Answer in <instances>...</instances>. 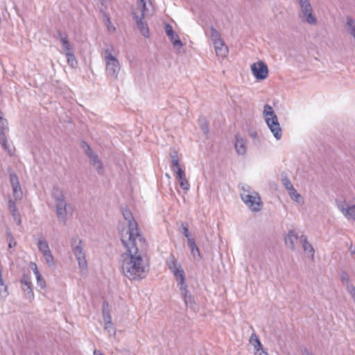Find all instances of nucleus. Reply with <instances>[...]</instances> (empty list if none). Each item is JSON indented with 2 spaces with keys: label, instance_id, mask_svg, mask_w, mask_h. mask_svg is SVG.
Listing matches in <instances>:
<instances>
[{
  "label": "nucleus",
  "instance_id": "obj_14",
  "mask_svg": "<svg viewBox=\"0 0 355 355\" xmlns=\"http://www.w3.org/2000/svg\"><path fill=\"white\" fill-rule=\"evenodd\" d=\"M21 288L26 293L28 299L33 298V292L32 291V284L31 277L27 275H24L21 279Z\"/></svg>",
  "mask_w": 355,
  "mask_h": 355
},
{
  "label": "nucleus",
  "instance_id": "obj_6",
  "mask_svg": "<svg viewBox=\"0 0 355 355\" xmlns=\"http://www.w3.org/2000/svg\"><path fill=\"white\" fill-rule=\"evenodd\" d=\"M166 265L174 275L179 288L180 289L184 287H187V285L185 282L186 277L184 270H183L181 265L177 262V260L174 256L171 255L168 257V259L166 260Z\"/></svg>",
  "mask_w": 355,
  "mask_h": 355
},
{
  "label": "nucleus",
  "instance_id": "obj_39",
  "mask_svg": "<svg viewBox=\"0 0 355 355\" xmlns=\"http://www.w3.org/2000/svg\"><path fill=\"white\" fill-rule=\"evenodd\" d=\"M340 279L343 284H345L347 286V284H349V275L345 271H342L340 273Z\"/></svg>",
  "mask_w": 355,
  "mask_h": 355
},
{
  "label": "nucleus",
  "instance_id": "obj_16",
  "mask_svg": "<svg viewBox=\"0 0 355 355\" xmlns=\"http://www.w3.org/2000/svg\"><path fill=\"white\" fill-rule=\"evenodd\" d=\"M89 159L90 164L95 168L98 174H103V167L101 159L98 156L95 154L92 150H89L87 155Z\"/></svg>",
  "mask_w": 355,
  "mask_h": 355
},
{
  "label": "nucleus",
  "instance_id": "obj_43",
  "mask_svg": "<svg viewBox=\"0 0 355 355\" xmlns=\"http://www.w3.org/2000/svg\"><path fill=\"white\" fill-rule=\"evenodd\" d=\"M8 248H12L13 246L17 245V243L15 241L12 234L10 233H8Z\"/></svg>",
  "mask_w": 355,
  "mask_h": 355
},
{
  "label": "nucleus",
  "instance_id": "obj_38",
  "mask_svg": "<svg viewBox=\"0 0 355 355\" xmlns=\"http://www.w3.org/2000/svg\"><path fill=\"white\" fill-rule=\"evenodd\" d=\"M10 182L11 186L20 184L19 182V178L17 177V175H16V173H11L10 174Z\"/></svg>",
  "mask_w": 355,
  "mask_h": 355
},
{
  "label": "nucleus",
  "instance_id": "obj_34",
  "mask_svg": "<svg viewBox=\"0 0 355 355\" xmlns=\"http://www.w3.org/2000/svg\"><path fill=\"white\" fill-rule=\"evenodd\" d=\"M46 263L50 266L52 267L54 266V258L51 253V251L44 253L43 254Z\"/></svg>",
  "mask_w": 355,
  "mask_h": 355
},
{
  "label": "nucleus",
  "instance_id": "obj_3",
  "mask_svg": "<svg viewBox=\"0 0 355 355\" xmlns=\"http://www.w3.org/2000/svg\"><path fill=\"white\" fill-rule=\"evenodd\" d=\"M52 198L54 200L55 213L58 221L66 224L67 216V203L63 191L58 187H53L52 189Z\"/></svg>",
  "mask_w": 355,
  "mask_h": 355
},
{
  "label": "nucleus",
  "instance_id": "obj_32",
  "mask_svg": "<svg viewBox=\"0 0 355 355\" xmlns=\"http://www.w3.org/2000/svg\"><path fill=\"white\" fill-rule=\"evenodd\" d=\"M8 295L7 286L5 285L2 275L0 276V295L2 297H6Z\"/></svg>",
  "mask_w": 355,
  "mask_h": 355
},
{
  "label": "nucleus",
  "instance_id": "obj_10",
  "mask_svg": "<svg viewBox=\"0 0 355 355\" xmlns=\"http://www.w3.org/2000/svg\"><path fill=\"white\" fill-rule=\"evenodd\" d=\"M82 241L78 238L73 239L72 249L73 252L78 261V265L81 268L87 267V261L85 259V254L82 247Z\"/></svg>",
  "mask_w": 355,
  "mask_h": 355
},
{
  "label": "nucleus",
  "instance_id": "obj_56",
  "mask_svg": "<svg viewBox=\"0 0 355 355\" xmlns=\"http://www.w3.org/2000/svg\"><path fill=\"white\" fill-rule=\"evenodd\" d=\"M166 177L170 178V176L168 173H166Z\"/></svg>",
  "mask_w": 355,
  "mask_h": 355
},
{
  "label": "nucleus",
  "instance_id": "obj_24",
  "mask_svg": "<svg viewBox=\"0 0 355 355\" xmlns=\"http://www.w3.org/2000/svg\"><path fill=\"white\" fill-rule=\"evenodd\" d=\"M8 130V123L2 122L0 125V144L5 143L7 141L6 132Z\"/></svg>",
  "mask_w": 355,
  "mask_h": 355
},
{
  "label": "nucleus",
  "instance_id": "obj_49",
  "mask_svg": "<svg viewBox=\"0 0 355 355\" xmlns=\"http://www.w3.org/2000/svg\"><path fill=\"white\" fill-rule=\"evenodd\" d=\"M187 239L188 245L189 246V248L196 245L195 239L193 238H191V236H189V238H187Z\"/></svg>",
  "mask_w": 355,
  "mask_h": 355
},
{
  "label": "nucleus",
  "instance_id": "obj_55",
  "mask_svg": "<svg viewBox=\"0 0 355 355\" xmlns=\"http://www.w3.org/2000/svg\"><path fill=\"white\" fill-rule=\"evenodd\" d=\"M351 252H352V254H354V253H355V250H354L351 249Z\"/></svg>",
  "mask_w": 355,
  "mask_h": 355
},
{
  "label": "nucleus",
  "instance_id": "obj_26",
  "mask_svg": "<svg viewBox=\"0 0 355 355\" xmlns=\"http://www.w3.org/2000/svg\"><path fill=\"white\" fill-rule=\"evenodd\" d=\"M291 198L298 203H303L302 198L300 193L297 192V190L293 188L288 191Z\"/></svg>",
  "mask_w": 355,
  "mask_h": 355
},
{
  "label": "nucleus",
  "instance_id": "obj_40",
  "mask_svg": "<svg viewBox=\"0 0 355 355\" xmlns=\"http://www.w3.org/2000/svg\"><path fill=\"white\" fill-rule=\"evenodd\" d=\"M12 216L15 220V221L17 223V224L18 225H20L21 223V216H20V214L18 212V211H16L15 212H12Z\"/></svg>",
  "mask_w": 355,
  "mask_h": 355
},
{
  "label": "nucleus",
  "instance_id": "obj_48",
  "mask_svg": "<svg viewBox=\"0 0 355 355\" xmlns=\"http://www.w3.org/2000/svg\"><path fill=\"white\" fill-rule=\"evenodd\" d=\"M31 264H32V270H33L34 274L35 275L36 277L41 275L37 269V265L35 263H31Z\"/></svg>",
  "mask_w": 355,
  "mask_h": 355
},
{
  "label": "nucleus",
  "instance_id": "obj_28",
  "mask_svg": "<svg viewBox=\"0 0 355 355\" xmlns=\"http://www.w3.org/2000/svg\"><path fill=\"white\" fill-rule=\"evenodd\" d=\"M37 247L42 254L51 251L49 249V243L45 240H39L37 242Z\"/></svg>",
  "mask_w": 355,
  "mask_h": 355
},
{
  "label": "nucleus",
  "instance_id": "obj_20",
  "mask_svg": "<svg viewBox=\"0 0 355 355\" xmlns=\"http://www.w3.org/2000/svg\"><path fill=\"white\" fill-rule=\"evenodd\" d=\"M234 148L239 155H243L246 153L245 141L239 135H236Z\"/></svg>",
  "mask_w": 355,
  "mask_h": 355
},
{
  "label": "nucleus",
  "instance_id": "obj_1",
  "mask_svg": "<svg viewBox=\"0 0 355 355\" xmlns=\"http://www.w3.org/2000/svg\"><path fill=\"white\" fill-rule=\"evenodd\" d=\"M123 245L126 253L121 255V269L123 275L130 280H140L146 277L148 270L144 259L147 244L144 239L130 241V237L125 236Z\"/></svg>",
  "mask_w": 355,
  "mask_h": 355
},
{
  "label": "nucleus",
  "instance_id": "obj_4",
  "mask_svg": "<svg viewBox=\"0 0 355 355\" xmlns=\"http://www.w3.org/2000/svg\"><path fill=\"white\" fill-rule=\"evenodd\" d=\"M263 114L265 121L274 137L279 140L282 136V130L278 121V118L272 107L268 104L265 105Z\"/></svg>",
  "mask_w": 355,
  "mask_h": 355
},
{
  "label": "nucleus",
  "instance_id": "obj_25",
  "mask_svg": "<svg viewBox=\"0 0 355 355\" xmlns=\"http://www.w3.org/2000/svg\"><path fill=\"white\" fill-rule=\"evenodd\" d=\"M171 159L172 162L171 168L173 171H175L178 168H181L180 164L179 163L177 152L174 151L172 153H171Z\"/></svg>",
  "mask_w": 355,
  "mask_h": 355
},
{
  "label": "nucleus",
  "instance_id": "obj_29",
  "mask_svg": "<svg viewBox=\"0 0 355 355\" xmlns=\"http://www.w3.org/2000/svg\"><path fill=\"white\" fill-rule=\"evenodd\" d=\"M65 55L67 60L68 64L72 67L75 68L78 64L75 55L72 51L66 52Z\"/></svg>",
  "mask_w": 355,
  "mask_h": 355
},
{
  "label": "nucleus",
  "instance_id": "obj_54",
  "mask_svg": "<svg viewBox=\"0 0 355 355\" xmlns=\"http://www.w3.org/2000/svg\"><path fill=\"white\" fill-rule=\"evenodd\" d=\"M257 349H260V351H261V349H263V346L262 347H257V348H254L255 352H257Z\"/></svg>",
  "mask_w": 355,
  "mask_h": 355
},
{
  "label": "nucleus",
  "instance_id": "obj_15",
  "mask_svg": "<svg viewBox=\"0 0 355 355\" xmlns=\"http://www.w3.org/2000/svg\"><path fill=\"white\" fill-rule=\"evenodd\" d=\"M164 28L166 33L171 40L173 46L178 49H180L182 46L183 44L180 40L179 36L174 33L173 27L170 24H166Z\"/></svg>",
  "mask_w": 355,
  "mask_h": 355
},
{
  "label": "nucleus",
  "instance_id": "obj_42",
  "mask_svg": "<svg viewBox=\"0 0 355 355\" xmlns=\"http://www.w3.org/2000/svg\"><path fill=\"white\" fill-rule=\"evenodd\" d=\"M346 288L348 293L352 295V298L355 299V286L352 284H347Z\"/></svg>",
  "mask_w": 355,
  "mask_h": 355
},
{
  "label": "nucleus",
  "instance_id": "obj_13",
  "mask_svg": "<svg viewBox=\"0 0 355 355\" xmlns=\"http://www.w3.org/2000/svg\"><path fill=\"white\" fill-rule=\"evenodd\" d=\"M300 236L294 231L290 230L284 238L286 245L293 251L295 250Z\"/></svg>",
  "mask_w": 355,
  "mask_h": 355
},
{
  "label": "nucleus",
  "instance_id": "obj_19",
  "mask_svg": "<svg viewBox=\"0 0 355 355\" xmlns=\"http://www.w3.org/2000/svg\"><path fill=\"white\" fill-rule=\"evenodd\" d=\"M105 305H107V302L103 303V315H104V320H105V329L107 330L110 334H112L113 335H115L116 331L113 327V324L111 322V316L110 315L109 313L106 315L105 308Z\"/></svg>",
  "mask_w": 355,
  "mask_h": 355
},
{
  "label": "nucleus",
  "instance_id": "obj_22",
  "mask_svg": "<svg viewBox=\"0 0 355 355\" xmlns=\"http://www.w3.org/2000/svg\"><path fill=\"white\" fill-rule=\"evenodd\" d=\"M216 51V53L218 56L225 58L228 53V48L225 46L223 40H220V42L217 44L216 42H213Z\"/></svg>",
  "mask_w": 355,
  "mask_h": 355
},
{
  "label": "nucleus",
  "instance_id": "obj_21",
  "mask_svg": "<svg viewBox=\"0 0 355 355\" xmlns=\"http://www.w3.org/2000/svg\"><path fill=\"white\" fill-rule=\"evenodd\" d=\"M181 294L184 298L187 306L194 309L195 301L193 297L189 293L187 287L180 288Z\"/></svg>",
  "mask_w": 355,
  "mask_h": 355
},
{
  "label": "nucleus",
  "instance_id": "obj_50",
  "mask_svg": "<svg viewBox=\"0 0 355 355\" xmlns=\"http://www.w3.org/2000/svg\"><path fill=\"white\" fill-rule=\"evenodd\" d=\"M256 355H268V354L263 349L260 351V349H257L255 352Z\"/></svg>",
  "mask_w": 355,
  "mask_h": 355
},
{
  "label": "nucleus",
  "instance_id": "obj_7",
  "mask_svg": "<svg viewBox=\"0 0 355 355\" xmlns=\"http://www.w3.org/2000/svg\"><path fill=\"white\" fill-rule=\"evenodd\" d=\"M104 60L105 61V71L108 76L116 79L121 67L119 60L111 53V51L107 49L104 51Z\"/></svg>",
  "mask_w": 355,
  "mask_h": 355
},
{
  "label": "nucleus",
  "instance_id": "obj_45",
  "mask_svg": "<svg viewBox=\"0 0 355 355\" xmlns=\"http://www.w3.org/2000/svg\"><path fill=\"white\" fill-rule=\"evenodd\" d=\"M1 145L3 148V149L8 152L9 155H12V150L8 144V141H5V143H1Z\"/></svg>",
  "mask_w": 355,
  "mask_h": 355
},
{
  "label": "nucleus",
  "instance_id": "obj_31",
  "mask_svg": "<svg viewBox=\"0 0 355 355\" xmlns=\"http://www.w3.org/2000/svg\"><path fill=\"white\" fill-rule=\"evenodd\" d=\"M12 188L15 200H21L23 193L20 184L12 186Z\"/></svg>",
  "mask_w": 355,
  "mask_h": 355
},
{
  "label": "nucleus",
  "instance_id": "obj_41",
  "mask_svg": "<svg viewBox=\"0 0 355 355\" xmlns=\"http://www.w3.org/2000/svg\"><path fill=\"white\" fill-rule=\"evenodd\" d=\"M8 209L10 210V211L12 213V212H15L16 211H18L17 210V208L16 207V204H15V202L12 200H8Z\"/></svg>",
  "mask_w": 355,
  "mask_h": 355
},
{
  "label": "nucleus",
  "instance_id": "obj_57",
  "mask_svg": "<svg viewBox=\"0 0 355 355\" xmlns=\"http://www.w3.org/2000/svg\"><path fill=\"white\" fill-rule=\"evenodd\" d=\"M1 291H3V286H1Z\"/></svg>",
  "mask_w": 355,
  "mask_h": 355
},
{
  "label": "nucleus",
  "instance_id": "obj_35",
  "mask_svg": "<svg viewBox=\"0 0 355 355\" xmlns=\"http://www.w3.org/2000/svg\"><path fill=\"white\" fill-rule=\"evenodd\" d=\"M192 256L196 259H200L201 258L200 252L198 247L196 245L190 248Z\"/></svg>",
  "mask_w": 355,
  "mask_h": 355
},
{
  "label": "nucleus",
  "instance_id": "obj_17",
  "mask_svg": "<svg viewBox=\"0 0 355 355\" xmlns=\"http://www.w3.org/2000/svg\"><path fill=\"white\" fill-rule=\"evenodd\" d=\"M300 242L302 243L303 250L307 254L308 257L313 260L315 250L312 245L308 241L306 236L302 234L300 236Z\"/></svg>",
  "mask_w": 355,
  "mask_h": 355
},
{
  "label": "nucleus",
  "instance_id": "obj_23",
  "mask_svg": "<svg viewBox=\"0 0 355 355\" xmlns=\"http://www.w3.org/2000/svg\"><path fill=\"white\" fill-rule=\"evenodd\" d=\"M57 34L58 38L62 44L63 51L65 53L72 51L71 46L68 40L67 37L66 35H64L60 31H58Z\"/></svg>",
  "mask_w": 355,
  "mask_h": 355
},
{
  "label": "nucleus",
  "instance_id": "obj_47",
  "mask_svg": "<svg viewBox=\"0 0 355 355\" xmlns=\"http://www.w3.org/2000/svg\"><path fill=\"white\" fill-rule=\"evenodd\" d=\"M82 148L85 150L87 155H89V150H92L89 146L85 141L82 142Z\"/></svg>",
  "mask_w": 355,
  "mask_h": 355
},
{
  "label": "nucleus",
  "instance_id": "obj_9",
  "mask_svg": "<svg viewBox=\"0 0 355 355\" xmlns=\"http://www.w3.org/2000/svg\"><path fill=\"white\" fill-rule=\"evenodd\" d=\"M241 198L252 211H259L261 209L262 202L258 193L253 191L252 195L241 194Z\"/></svg>",
  "mask_w": 355,
  "mask_h": 355
},
{
  "label": "nucleus",
  "instance_id": "obj_27",
  "mask_svg": "<svg viewBox=\"0 0 355 355\" xmlns=\"http://www.w3.org/2000/svg\"><path fill=\"white\" fill-rule=\"evenodd\" d=\"M198 124L203 133L207 135L209 133V125L207 119L200 116L198 119Z\"/></svg>",
  "mask_w": 355,
  "mask_h": 355
},
{
  "label": "nucleus",
  "instance_id": "obj_5",
  "mask_svg": "<svg viewBox=\"0 0 355 355\" xmlns=\"http://www.w3.org/2000/svg\"><path fill=\"white\" fill-rule=\"evenodd\" d=\"M123 216L128 223V229L125 231H122L121 233V241L123 242L125 236L130 237V241L133 240H139V239H144L139 232L138 225L137 222L133 218L131 212L125 209L123 211Z\"/></svg>",
  "mask_w": 355,
  "mask_h": 355
},
{
  "label": "nucleus",
  "instance_id": "obj_44",
  "mask_svg": "<svg viewBox=\"0 0 355 355\" xmlns=\"http://www.w3.org/2000/svg\"><path fill=\"white\" fill-rule=\"evenodd\" d=\"M36 279L37 285L40 286L42 288H44L46 287V283L42 276L40 275L37 277Z\"/></svg>",
  "mask_w": 355,
  "mask_h": 355
},
{
  "label": "nucleus",
  "instance_id": "obj_51",
  "mask_svg": "<svg viewBox=\"0 0 355 355\" xmlns=\"http://www.w3.org/2000/svg\"><path fill=\"white\" fill-rule=\"evenodd\" d=\"M94 355H105V354H103L102 352H101V351L95 349L94 351Z\"/></svg>",
  "mask_w": 355,
  "mask_h": 355
},
{
  "label": "nucleus",
  "instance_id": "obj_33",
  "mask_svg": "<svg viewBox=\"0 0 355 355\" xmlns=\"http://www.w3.org/2000/svg\"><path fill=\"white\" fill-rule=\"evenodd\" d=\"M249 341H250V343L254 346V348H257V347H262V344H261L259 338L255 334H252V336L250 338Z\"/></svg>",
  "mask_w": 355,
  "mask_h": 355
},
{
  "label": "nucleus",
  "instance_id": "obj_30",
  "mask_svg": "<svg viewBox=\"0 0 355 355\" xmlns=\"http://www.w3.org/2000/svg\"><path fill=\"white\" fill-rule=\"evenodd\" d=\"M210 31H211L210 37H211L212 42H216V44H218L220 42V40H222V38L220 37V34L213 26L211 27Z\"/></svg>",
  "mask_w": 355,
  "mask_h": 355
},
{
  "label": "nucleus",
  "instance_id": "obj_12",
  "mask_svg": "<svg viewBox=\"0 0 355 355\" xmlns=\"http://www.w3.org/2000/svg\"><path fill=\"white\" fill-rule=\"evenodd\" d=\"M337 207L347 220H355V205H348L345 202L337 201Z\"/></svg>",
  "mask_w": 355,
  "mask_h": 355
},
{
  "label": "nucleus",
  "instance_id": "obj_52",
  "mask_svg": "<svg viewBox=\"0 0 355 355\" xmlns=\"http://www.w3.org/2000/svg\"><path fill=\"white\" fill-rule=\"evenodd\" d=\"M2 122H7V121L2 118V113L0 111V125L1 124Z\"/></svg>",
  "mask_w": 355,
  "mask_h": 355
},
{
  "label": "nucleus",
  "instance_id": "obj_37",
  "mask_svg": "<svg viewBox=\"0 0 355 355\" xmlns=\"http://www.w3.org/2000/svg\"><path fill=\"white\" fill-rule=\"evenodd\" d=\"M241 194H245V195H252V192L251 191V188L249 185L248 184H243L241 187Z\"/></svg>",
  "mask_w": 355,
  "mask_h": 355
},
{
  "label": "nucleus",
  "instance_id": "obj_2",
  "mask_svg": "<svg viewBox=\"0 0 355 355\" xmlns=\"http://www.w3.org/2000/svg\"><path fill=\"white\" fill-rule=\"evenodd\" d=\"M153 12V6L150 0H137V8L132 11V15L137 28L145 37H149V28L144 19L152 15Z\"/></svg>",
  "mask_w": 355,
  "mask_h": 355
},
{
  "label": "nucleus",
  "instance_id": "obj_53",
  "mask_svg": "<svg viewBox=\"0 0 355 355\" xmlns=\"http://www.w3.org/2000/svg\"><path fill=\"white\" fill-rule=\"evenodd\" d=\"M304 355H311L307 349L304 350Z\"/></svg>",
  "mask_w": 355,
  "mask_h": 355
},
{
  "label": "nucleus",
  "instance_id": "obj_36",
  "mask_svg": "<svg viewBox=\"0 0 355 355\" xmlns=\"http://www.w3.org/2000/svg\"><path fill=\"white\" fill-rule=\"evenodd\" d=\"M282 182L288 191L294 188L290 180L286 176L282 178Z\"/></svg>",
  "mask_w": 355,
  "mask_h": 355
},
{
  "label": "nucleus",
  "instance_id": "obj_46",
  "mask_svg": "<svg viewBox=\"0 0 355 355\" xmlns=\"http://www.w3.org/2000/svg\"><path fill=\"white\" fill-rule=\"evenodd\" d=\"M182 228L183 230V234L185 236L186 238H189L190 236L189 228L187 225H184V223L182 224Z\"/></svg>",
  "mask_w": 355,
  "mask_h": 355
},
{
  "label": "nucleus",
  "instance_id": "obj_18",
  "mask_svg": "<svg viewBox=\"0 0 355 355\" xmlns=\"http://www.w3.org/2000/svg\"><path fill=\"white\" fill-rule=\"evenodd\" d=\"M173 172L176 174L177 179L178 180L181 188L184 191H188L190 185L186 178L185 172L181 168H177V170Z\"/></svg>",
  "mask_w": 355,
  "mask_h": 355
},
{
  "label": "nucleus",
  "instance_id": "obj_11",
  "mask_svg": "<svg viewBox=\"0 0 355 355\" xmlns=\"http://www.w3.org/2000/svg\"><path fill=\"white\" fill-rule=\"evenodd\" d=\"M253 76L257 80H264L268 77V68L263 61H258L251 65Z\"/></svg>",
  "mask_w": 355,
  "mask_h": 355
},
{
  "label": "nucleus",
  "instance_id": "obj_8",
  "mask_svg": "<svg viewBox=\"0 0 355 355\" xmlns=\"http://www.w3.org/2000/svg\"><path fill=\"white\" fill-rule=\"evenodd\" d=\"M300 6L299 17L304 21L310 25L317 24V18L313 13V10L309 0H297Z\"/></svg>",
  "mask_w": 355,
  "mask_h": 355
}]
</instances>
